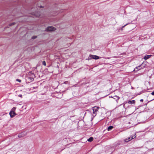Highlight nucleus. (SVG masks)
Wrapping results in <instances>:
<instances>
[{
	"label": "nucleus",
	"mask_w": 154,
	"mask_h": 154,
	"mask_svg": "<svg viewBox=\"0 0 154 154\" xmlns=\"http://www.w3.org/2000/svg\"><path fill=\"white\" fill-rule=\"evenodd\" d=\"M16 108V107H14L11 110V111L9 113L10 116H14L17 115V114L15 112V110Z\"/></svg>",
	"instance_id": "1"
},
{
	"label": "nucleus",
	"mask_w": 154,
	"mask_h": 154,
	"mask_svg": "<svg viewBox=\"0 0 154 154\" xmlns=\"http://www.w3.org/2000/svg\"><path fill=\"white\" fill-rule=\"evenodd\" d=\"M99 59V57L97 55H93L90 54L88 58V60H90L92 59L97 60Z\"/></svg>",
	"instance_id": "2"
},
{
	"label": "nucleus",
	"mask_w": 154,
	"mask_h": 154,
	"mask_svg": "<svg viewBox=\"0 0 154 154\" xmlns=\"http://www.w3.org/2000/svg\"><path fill=\"white\" fill-rule=\"evenodd\" d=\"M55 28L52 26L48 27L46 29V31L48 32H51L54 31Z\"/></svg>",
	"instance_id": "3"
},
{
	"label": "nucleus",
	"mask_w": 154,
	"mask_h": 154,
	"mask_svg": "<svg viewBox=\"0 0 154 154\" xmlns=\"http://www.w3.org/2000/svg\"><path fill=\"white\" fill-rule=\"evenodd\" d=\"M135 103V101L134 100H129L128 102H124V107H125V105L128 103V104H134Z\"/></svg>",
	"instance_id": "4"
},
{
	"label": "nucleus",
	"mask_w": 154,
	"mask_h": 154,
	"mask_svg": "<svg viewBox=\"0 0 154 154\" xmlns=\"http://www.w3.org/2000/svg\"><path fill=\"white\" fill-rule=\"evenodd\" d=\"M27 132L24 131V132H23L22 133H20L18 135V136L19 138H21V137H24V136H26V135L27 134Z\"/></svg>",
	"instance_id": "5"
},
{
	"label": "nucleus",
	"mask_w": 154,
	"mask_h": 154,
	"mask_svg": "<svg viewBox=\"0 0 154 154\" xmlns=\"http://www.w3.org/2000/svg\"><path fill=\"white\" fill-rule=\"evenodd\" d=\"M99 108L96 106H95L92 108L93 111V113L94 114H95L96 116L97 114V112L98 111V109H99Z\"/></svg>",
	"instance_id": "6"
},
{
	"label": "nucleus",
	"mask_w": 154,
	"mask_h": 154,
	"mask_svg": "<svg viewBox=\"0 0 154 154\" xmlns=\"http://www.w3.org/2000/svg\"><path fill=\"white\" fill-rule=\"evenodd\" d=\"M136 134H134L133 136H132L131 137H129L128 139H125V141L126 142H128L129 141L131 140L132 139H134L136 137Z\"/></svg>",
	"instance_id": "7"
},
{
	"label": "nucleus",
	"mask_w": 154,
	"mask_h": 154,
	"mask_svg": "<svg viewBox=\"0 0 154 154\" xmlns=\"http://www.w3.org/2000/svg\"><path fill=\"white\" fill-rule=\"evenodd\" d=\"M151 56V55H146L143 58L145 60H146L149 59Z\"/></svg>",
	"instance_id": "8"
},
{
	"label": "nucleus",
	"mask_w": 154,
	"mask_h": 154,
	"mask_svg": "<svg viewBox=\"0 0 154 154\" xmlns=\"http://www.w3.org/2000/svg\"><path fill=\"white\" fill-rule=\"evenodd\" d=\"M112 98L115 99L116 101L119 100V97L118 96H115L113 97H112Z\"/></svg>",
	"instance_id": "9"
},
{
	"label": "nucleus",
	"mask_w": 154,
	"mask_h": 154,
	"mask_svg": "<svg viewBox=\"0 0 154 154\" xmlns=\"http://www.w3.org/2000/svg\"><path fill=\"white\" fill-rule=\"evenodd\" d=\"M94 138L92 137H90L87 140L89 142H91L93 140Z\"/></svg>",
	"instance_id": "10"
},
{
	"label": "nucleus",
	"mask_w": 154,
	"mask_h": 154,
	"mask_svg": "<svg viewBox=\"0 0 154 154\" xmlns=\"http://www.w3.org/2000/svg\"><path fill=\"white\" fill-rule=\"evenodd\" d=\"M113 128V127L112 126H110L108 128L107 130L108 131L111 130Z\"/></svg>",
	"instance_id": "11"
},
{
	"label": "nucleus",
	"mask_w": 154,
	"mask_h": 154,
	"mask_svg": "<svg viewBox=\"0 0 154 154\" xmlns=\"http://www.w3.org/2000/svg\"><path fill=\"white\" fill-rule=\"evenodd\" d=\"M35 15L36 16V17H38L40 16V14L39 12H37L35 14Z\"/></svg>",
	"instance_id": "12"
},
{
	"label": "nucleus",
	"mask_w": 154,
	"mask_h": 154,
	"mask_svg": "<svg viewBox=\"0 0 154 154\" xmlns=\"http://www.w3.org/2000/svg\"><path fill=\"white\" fill-rule=\"evenodd\" d=\"M142 66V64L140 66H138V67H136L137 68H139L138 69V70H140V69H142V68H143L144 67V66H143V67L142 68H140V67H141V66Z\"/></svg>",
	"instance_id": "13"
},
{
	"label": "nucleus",
	"mask_w": 154,
	"mask_h": 154,
	"mask_svg": "<svg viewBox=\"0 0 154 154\" xmlns=\"http://www.w3.org/2000/svg\"><path fill=\"white\" fill-rule=\"evenodd\" d=\"M15 23H16L15 22L9 24V26H11L13 25H15Z\"/></svg>",
	"instance_id": "14"
},
{
	"label": "nucleus",
	"mask_w": 154,
	"mask_h": 154,
	"mask_svg": "<svg viewBox=\"0 0 154 154\" xmlns=\"http://www.w3.org/2000/svg\"><path fill=\"white\" fill-rule=\"evenodd\" d=\"M37 37V36H36V35H34V36H32V39H35V38H36Z\"/></svg>",
	"instance_id": "15"
},
{
	"label": "nucleus",
	"mask_w": 154,
	"mask_h": 154,
	"mask_svg": "<svg viewBox=\"0 0 154 154\" xmlns=\"http://www.w3.org/2000/svg\"><path fill=\"white\" fill-rule=\"evenodd\" d=\"M42 64L45 66H46V63L45 61H44L42 62Z\"/></svg>",
	"instance_id": "16"
},
{
	"label": "nucleus",
	"mask_w": 154,
	"mask_h": 154,
	"mask_svg": "<svg viewBox=\"0 0 154 154\" xmlns=\"http://www.w3.org/2000/svg\"><path fill=\"white\" fill-rule=\"evenodd\" d=\"M16 81H18V82H21V80H20V79H16Z\"/></svg>",
	"instance_id": "17"
},
{
	"label": "nucleus",
	"mask_w": 154,
	"mask_h": 154,
	"mask_svg": "<svg viewBox=\"0 0 154 154\" xmlns=\"http://www.w3.org/2000/svg\"><path fill=\"white\" fill-rule=\"evenodd\" d=\"M29 78H30L31 80V81H33L34 80V79L33 78H31V77L29 78Z\"/></svg>",
	"instance_id": "18"
},
{
	"label": "nucleus",
	"mask_w": 154,
	"mask_h": 154,
	"mask_svg": "<svg viewBox=\"0 0 154 154\" xmlns=\"http://www.w3.org/2000/svg\"><path fill=\"white\" fill-rule=\"evenodd\" d=\"M151 94L152 95H154V91L152 92V93H151Z\"/></svg>",
	"instance_id": "19"
},
{
	"label": "nucleus",
	"mask_w": 154,
	"mask_h": 154,
	"mask_svg": "<svg viewBox=\"0 0 154 154\" xmlns=\"http://www.w3.org/2000/svg\"><path fill=\"white\" fill-rule=\"evenodd\" d=\"M143 99H141L140 100V101L141 102H143Z\"/></svg>",
	"instance_id": "20"
},
{
	"label": "nucleus",
	"mask_w": 154,
	"mask_h": 154,
	"mask_svg": "<svg viewBox=\"0 0 154 154\" xmlns=\"http://www.w3.org/2000/svg\"><path fill=\"white\" fill-rule=\"evenodd\" d=\"M7 114H8V113H5V114H4V113H3V114H2V115H3V116H4V115H5Z\"/></svg>",
	"instance_id": "21"
},
{
	"label": "nucleus",
	"mask_w": 154,
	"mask_h": 154,
	"mask_svg": "<svg viewBox=\"0 0 154 154\" xmlns=\"http://www.w3.org/2000/svg\"><path fill=\"white\" fill-rule=\"evenodd\" d=\"M19 96L20 97H22V95L21 94L19 95Z\"/></svg>",
	"instance_id": "22"
},
{
	"label": "nucleus",
	"mask_w": 154,
	"mask_h": 154,
	"mask_svg": "<svg viewBox=\"0 0 154 154\" xmlns=\"http://www.w3.org/2000/svg\"><path fill=\"white\" fill-rule=\"evenodd\" d=\"M11 116V118H13L14 116Z\"/></svg>",
	"instance_id": "23"
},
{
	"label": "nucleus",
	"mask_w": 154,
	"mask_h": 154,
	"mask_svg": "<svg viewBox=\"0 0 154 154\" xmlns=\"http://www.w3.org/2000/svg\"><path fill=\"white\" fill-rule=\"evenodd\" d=\"M127 25V24H126V25H125V26H123L122 27V28L124 27H125V26H126V25Z\"/></svg>",
	"instance_id": "24"
},
{
	"label": "nucleus",
	"mask_w": 154,
	"mask_h": 154,
	"mask_svg": "<svg viewBox=\"0 0 154 154\" xmlns=\"http://www.w3.org/2000/svg\"><path fill=\"white\" fill-rule=\"evenodd\" d=\"M114 110H113L111 112H114Z\"/></svg>",
	"instance_id": "25"
},
{
	"label": "nucleus",
	"mask_w": 154,
	"mask_h": 154,
	"mask_svg": "<svg viewBox=\"0 0 154 154\" xmlns=\"http://www.w3.org/2000/svg\"><path fill=\"white\" fill-rule=\"evenodd\" d=\"M41 8H42V7L41 6Z\"/></svg>",
	"instance_id": "26"
}]
</instances>
